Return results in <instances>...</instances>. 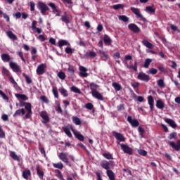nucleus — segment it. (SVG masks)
I'll return each instance as SVG.
<instances>
[{"label":"nucleus","mask_w":180,"mask_h":180,"mask_svg":"<svg viewBox=\"0 0 180 180\" xmlns=\"http://www.w3.org/2000/svg\"><path fill=\"white\" fill-rule=\"evenodd\" d=\"M49 6H50L52 8L53 12L58 13L57 7L56 6V4H54L53 3H49Z\"/></svg>","instance_id":"45"},{"label":"nucleus","mask_w":180,"mask_h":180,"mask_svg":"<svg viewBox=\"0 0 180 180\" xmlns=\"http://www.w3.org/2000/svg\"><path fill=\"white\" fill-rule=\"evenodd\" d=\"M15 96L16 98H18V99H22V101H27V99H29L27 98V96L25 95V94H15Z\"/></svg>","instance_id":"31"},{"label":"nucleus","mask_w":180,"mask_h":180,"mask_svg":"<svg viewBox=\"0 0 180 180\" xmlns=\"http://www.w3.org/2000/svg\"><path fill=\"white\" fill-rule=\"evenodd\" d=\"M158 86H160V88H164V86H165V84H164V80L162 79H159L158 81Z\"/></svg>","instance_id":"56"},{"label":"nucleus","mask_w":180,"mask_h":180,"mask_svg":"<svg viewBox=\"0 0 180 180\" xmlns=\"http://www.w3.org/2000/svg\"><path fill=\"white\" fill-rule=\"evenodd\" d=\"M148 102L150 105V111L153 112V110L154 109V98H153V96H149L148 97Z\"/></svg>","instance_id":"19"},{"label":"nucleus","mask_w":180,"mask_h":180,"mask_svg":"<svg viewBox=\"0 0 180 180\" xmlns=\"http://www.w3.org/2000/svg\"><path fill=\"white\" fill-rule=\"evenodd\" d=\"M71 131H72L74 136L76 137V139H78L79 141H84V137L81 134V133L75 131L72 127H70Z\"/></svg>","instance_id":"12"},{"label":"nucleus","mask_w":180,"mask_h":180,"mask_svg":"<svg viewBox=\"0 0 180 180\" xmlns=\"http://www.w3.org/2000/svg\"><path fill=\"white\" fill-rule=\"evenodd\" d=\"M58 46L59 47H63V46H70V43H68V41L65 39H60L58 41Z\"/></svg>","instance_id":"30"},{"label":"nucleus","mask_w":180,"mask_h":180,"mask_svg":"<svg viewBox=\"0 0 180 180\" xmlns=\"http://www.w3.org/2000/svg\"><path fill=\"white\" fill-rule=\"evenodd\" d=\"M112 86L115 89V91H120V89H122V85L116 82L112 83Z\"/></svg>","instance_id":"40"},{"label":"nucleus","mask_w":180,"mask_h":180,"mask_svg":"<svg viewBox=\"0 0 180 180\" xmlns=\"http://www.w3.org/2000/svg\"><path fill=\"white\" fill-rule=\"evenodd\" d=\"M91 95L94 98L98 99V101H103V96H102V94H101L98 90L91 93Z\"/></svg>","instance_id":"17"},{"label":"nucleus","mask_w":180,"mask_h":180,"mask_svg":"<svg viewBox=\"0 0 180 180\" xmlns=\"http://www.w3.org/2000/svg\"><path fill=\"white\" fill-rule=\"evenodd\" d=\"M123 4H115L112 6L113 9H115V11H117V9H120L122 8H123Z\"/></svg>","instance_id":"58"},{"label":"nucleus","mask_w":180,"mask_h":180,"mask_svg":"<svg viewBox=\"0 0 180 180\" xmlns=\"http://www.w3.org/2000/svg\"><path fill=\"white\" fill-rule=\"evenodd\" d=\"M72 122L76 124V126H79L81 124V120L78 117H72Z\"/></svg>","instance_id":"34"},{"label":"nucleus","mask_w":180,"mask_h":180,"mask_svg":"<svg viewBox=\"0 0 180 180\" xmlns=\"http://www.w3.org/2000/svg\"><path fill=\"white\" fill-rule=\"evenodd\" d=\"M58 157L65 164H68V153H60Z\"/></svg>","instance_id":"14"},{"label":"nucleus","mask_w":180,"mask_h":180,"mask_svg":"<svg viewBox=\"0 0 180 180\" xmlns=\"http://www.w3.org/2000/svg\"><path fill=\"white\" fill-rule=\"evenodd\" d=\"M112 136L116 139L117 144L126 141V138H124V136L120 133L112 131Z\"/></svg>","instance_id":"2"},{"label":"nucleus","mask_w":180,"mask_h":180,"mask_svg":"<svg viewBox=\"0 0 180 180\" xmlns=\"http://www.w3.org/2000/svg\"><path fill=\"white\" fill-rule=\"evenodd\" d=\"M54 168H58V169H63L64 168V165L61 162L58 163H53Z\"/></svg>","instance_id":"36"},{"label":"nucleus","mask_w":180,"mask_h":180,"mask_svg":"<svg viewBox=\"0 0 180 180\" xmlns=\"http://www.w3.org/2000/svg\"><path fill=\"white\" fill-rule=\"evenodd\" d=\"M5 137V132L2 129V127L0 126V139H4Z\"/></svg>","instance_id":"63"},{"label":"nucleus","mask_w":180,"mask_h":180,"mask_svg":"<svg viewBox=\"0 0 180 180\" xmlns=\"http://www.w3.org/2000/svg\"><path fill=\"white\" fill-rule=\"evenodd\" d=\"M110 164H113V162L110 161V162H109L106 160H103L101 162V166L102 167V168H104V169H107V171H108V170H110Z\"/></svg>","instance_id":"15"},{"label":"nucleus","mask_w":180,"mask_h":180,"mask_svg":"<svg viewBox=\"0 0 180 180\" xmlns=\"http://www.w3.org/2000/svg\"><path fill=\"white\" fill-rule=\"evenodd\" d=\"M103 40H104L105 44H107V46H110V44H112V39L107 34L104 35Z\"/></svg>","instance_id":"28"},{"label":"nucleus","mask_w":180,"mask_h":180,"mask_svg":"<svg viewBox=\"0 0 180 180\" xmlns=\"http://www.w3.org/2000/svg\"><path fill=\"white\" fill-rule=\"evenodd\" d=\"M85 57H96V53L94 51H89V53H85Z\"/></svg>","instance_id":"47"},{"label":"nucleus","mask_w":180,"mask_h":180,"mask_svg":"<svg viewBox=\"0 0 180 180\" xmlns=\"http://www.w3.org/2000/svg\"><path fill=\"white\" fill-rule=\"evenodd\" d=\"M137 78L140 81H144V82H148L150 80V76L143 72L139 73Z\"/></svg>","instance_id":"6"},{"label":"nucleus","mask_w":180,"mask_h":180,"mask_svg":"<svg viewBox=\"0 0 180 180\" xmlns=\"http://www.w3.org/2000/svg\"><path fill=\"white\" fill-rule=\"evenodd\" d=\"M119 20H122V22H129V18L126 15H120Z\"/></svg>","instance_id":"51"},{"label":"nucleus","mask_w":180,"mask_h":180,"mask_svg":"<svg viewBox=\"0 0 180 180\" xmlns=\"http://www.w3.org/2000/svg\"><path fill=\"white\" fill-rule=\"evenodd\" d=\"M98 88H99V85H98V84H95V83H94V82H92V83L90 84V89H91V94H92L93 92H95V91H98V90H97Z\"/></svg>","instance_id":"29"},{"label":"nucleus","mask_w":180,"mask_h":180,"mask_svg":"<svg viewBox=\"0 0 180 180\" xmlns=\"http://www.w3.org/2000/svg\"><path fill=\"white\" fill-rule=\"evenodd\" d=\"M28 5H29V6H30V11H31V12H34V8H35V6H36V4H34V2H33V1H30V2L28 3Z\"/></svg>","instance_id":"43"},{"label":"nucleus","mask_w":180,"mask_h":180,"mask_svg":"<svg viewBox=\"0 0 180 180\" xmlns=\"http://www.w3.org/2000/svg\"><path fill=\"white\" fill-rule=\"evenodd\" d=\"M120 146H121L122 150L126 154H129V155H131V154H133V150L131 149V148H130L127 145H126L124 143H121Z\"/></svg>","instance_id":"8"},{"label":"nucleus","mask_w":180,"mask_h":180,"mask_svg":"<svg viewBox=\"0 0 180 180\" xmlns=\"http://www.w3.org/2000/svg\"><path fill=\"white\" fill-rule=\"evenodd\" d=\"M0 95L4 101H9V98H8V96H6V94H5L2 90H0Z\"/></svg>","instance_id":"52"},{"label":"nucleus","mask_w":180,"mask_h":180,"mask_svg":"<svg viewBox=\"0 0 180 180\" xmlns=\"http://www.w3.org/2000/svg\"><path fill=\"white\" fill-rule=\"evenodd\" d=\"M59 91L60 92L61 95L64 96L65 98H67L68 96V92L65 89H60Z\"/></svg>","instance_id":"42"},{"label":"nucleus","mask_w":180,"mask_h":180,"mask_svg":"<svg viewBox=\"0 0 180 180\" xmlns=\"http://www.w3.org/2000/svg\"><path fill=\"white\" fill-rule=\"evenodd\" d=\"M9 81L11 84L13 85L14 88H16V86H18V83L16 82V81H15V79H13V77H9Z\"/></svg>","instance_id":"50"},{"label":"nucleus","mask_w":180,"mask_h":180,"mask_svg":"<svg viewBox=\"0 0 180 180\" xmlns=\"http://www.w3.org/2000/svg\"><path fill=\"white\" fill-rule=\"evenodd\" d=\"M138 153L140 155H142L143 157H146L147 155V151L145 150H139Z\"/></svg>","instance_id":"57"},{"label":"nucleus","mask_w":180,"mask_h":180,"mask_svg":"<svg viewBox=\"0 0 180 180\" xmlns=\"http://www.w3.org/2000/svg\"><path fill=\"white\" fill-rule=\"evenodd\" d=\"M39 115L43 119L42 123H44V124H46V123H49V122H50V117H49V114L47 113V112L41 111Z\"/></svg>","instance_id":"5"},{"label":"nucleus","mask_w":180,"mask_h":180,"mask_svg":"<svg viewBox=\"0 0 180 180\" xmlns=\"http://www.w3.org/2000/svg\"><path fill=\"white\" fill-rule=\"evenodd\" d=\"M127 122L130 123L132 127H139V124H140V123H139V121H137V120L136 119H133L131 116L127 117Z\"/></svg>","instance_id":"11"},{"label":"nucleus","mask_w":180,"mask_h":180,"mask_svg":"<svg viewBox=\"0 0 180 180\" xmlns=\"http://www.w3.org/2000/svg\"><path fill=\"white\" fill-rule=\"evenodd\" d=\"M46 70V64L41 63L37 68V74L38 75H43L44 70Z\"/></svg>","instance_id":"13"},{"label":"nucleus","mask_w":180,"mask_h":180,"mask_svg":"<svg viewBox=\"0 0 180 180\" xmlns=\"http://www.w3.org/2000/svg\"><path fill=\"white\" fill-rule=\"evenodd\" d=\"M58 78H60V79L64 80L65 79V73H64V72H59L58 73Z\"/></svg>","instance_id":"46"},{"label":"nucleus","mask_w":180,"mask_h":180,"mask_svg":"<svg viewBox=\"0 0 180 180\" xmlns=\"http://www.w3.org/2000/svg\"><path fill=\"white\" fill-rule=\"evenodd\" d=\"M40 99L44 102V103H49V98L47 97H46V96H41Z\"/></svg>","instance_id":"59"},{"label":"nucleus","mask_w":180,"mask_h":180,"mask_svg":"<svg viewBox=\"0 0 180 180\" xmlns=\"http://www.w3.org/2000/svg\"><path fill=\"white\" fill-rule=\"evenodd\" d=\"M1 57L4 63H9L11 61V56L8 53L1 54Z\"/></svg>","instance_id":"21"},{"label":"nucleus","mask_w":180,"mask_h":180,"mask_svg":"<svg viewBox=\"0 0 180 180\" xmlns=\"http://www.w3.org/2000/svg\"><path fill=\"white\" fill-rule=\"evenodd\" d=\"M146 12H148V13H155V10L154 8H153V7H151V6H147L146 8Z\"/></svg>","instance_id":"44"},{"label":"nucleus","mask_w":180,"mask_h":180,"mask_svg":"<svg viewBox=\"0 0 180 180\" xmlns=\"http://www.w3.org/2000/svg\"><path fill=\"white\" fill-rule=\"evenodd\" d=\"M79 76L82 77L83 78H86L88 77V73H86V71H88V69L84 66L79 67Z\"/></svg>","instance_id":"16"},{"label":"nucleus","mask_w":180,"mask_h":180,"mask_svg":"<svg viewBox=\"0 0 180 180\" xmlns=\"http://www.w3.org/2000/svg\"><path fill=\"white\" fill-rule=\"evenodd\" d=\"M142 44L147 47V49H154V45L148 41L147 39H143L142 41Z\"/></svg>","instance_id":"20"},{"label":"nucleus","mask_w":180,"mask_h":180,"mask_svg":"<svg viewBox=\"0 0 180 180\" xmlns=\"http://www.w3.org/2000/svg\"><path fill=\"white\" fill-rule=\"evenodd\" d=\"M177 138L176 132H172L168 136L169 140H176Z\"/></svg>","instance_id":"39"},{"label":"nucleus","mask_w":180,"mask_h":180,"mask_svg":"<svg viewBox=\"0 0 180 180\" xmlns=\"http://www.w3.org/2000/svg\"><path fill=\"white\" fill-rule=\"evenodd\" d=\"M86 109H89V110H92L94 109V105L91 103H88L86 104Z\"/></svg>","instance_id":"60"},{"label":"nucleus","mask_w":180,"mask_h":180,"mask_svg":"<svg viewBox=\"0 0 180 180\" xmlns=\"http://www.w3.org/2000/svg\"><path fill=\"white\" fill-rule=\"evenodd\" d=\"M24 108L29 113H32V104L30 103H27Z\"/></svg>","instance_id":"41"},{"label":"nucleus","mask_w":180,"mask_h":180,"mask_svg":"<svg viewBox=\"0 0 180 180\" xmlns=\"http://www.w3.org/2000/svg\"><path fill=\"white\" fill-rule=\"evenodd\" d=\"M6 34L11 40H18V37H16V35H15L12 31L7 32Z\"/></svg>","instance_id":"27"},{"label":"nucleus","mask_w":180,"mask_h":180,"mask_svg":"<svg viewBox=\"0 0 180 180\" xmlns=\"http://www.w3.org/2000/svg\"><path fill=\"white\" fill-rule=\"evenodd\" d=\"M9 67L11 69L13 70V71L14 72H22L20 66H19V65H18V63H16L15 62L11 61L9 63Z\"/></svg>","instance_id":"3"},{"label":"nucleus","mask_w":180,"mask_h":180,"mask_svg":"<svg viewBox=\"0 0 180 180\" xmlns=\"http://www.w3.org/2000/svg\"><path fill=\"white\" fill-rule=\"evenodd\" d=\"M22 77H24V78H25V81L27 82V84H32V82H33V80H32V77L27 75L25 73H22Z\"/></svg>","instance_id":"35"},{"label":"nucleus","mask_w":180,"mask_h":180,"mask_svg":"<svg viewBox=\"0 0 180 180\" xmlns=\"http://www.w3.org/2000/svg\"><path fill=\"white\" fill-rule=\"evenodd\" d=\"M10 157H11V158H13V160H14L15 161L20 162V158H19V156H18V155H16V153H15L14 151H11L10 153Z\"/></svg>","instance_id":"24"},{"label":"nucleus","mask_w":180,"mask_h":180,"mask_svg":"<svg viewBox=\"0 0 180 180\" xmlns=\"http://www.w3.org/2000/svg\"><path fill=\"white\" fill-rule=\"evenodd\" d=\"M68 70L70 77H72V75H74V74L75 73V70L74 69V66H71L69 65Z\"/></svg>","instance_id":"38"},{"label":"nucleus","mask_w":180,"mask_h":180,"mask_svg":"<svg viewBox=\"0 0 180 180\" xmlns=\"http://www.w3.org/2000/svg\"><path fill=\"white\" fill-rule=\"evenodd\" d=\"M60 20L63 23H65L66 26H68V24L71 22V18L67 14V12H65L63 15H60Z\"/></svg>","instance_id":"4"},{"label":"nucleus","mask_w":180,"mask_h":180,"mask_svg":"<svg viewBox=\"0 0 180 180\" xmlns=\"http://www.w3.org/2000/svg\"><path fill=\"white\" fill-rule=\"evenodd\" d=\"M18 54L19 57L21 58L22 61H23L24 63H26V60H25V58L23 57V53L22 51H19L18 52Z\"/></svg>","instance_id":"61"},{"label":"nucleus","mask_w":180,"mask_h":180,"mask_svg":"<svg viewBox=\"0 0 180 180\" xmlns=\"http://www.w3.org/2000/svg\"><path fill=\"white\" fill-rule=\"evenodd\" d=\"M164 102H162V101L161 100H158L156 101V107L158 108V109H164Z\"/></svg>","instance_id":"33"},{"label":"nucleus","mask_w":180,"mask_h":180,"mask_svg":"<svg viewBox=\"0 0 180 180\" xmlns=\"http://www.w3.org/2000/svg\"><path fill=\"white\" fill-rule=\"evenodd\" d=\"M107 175L110 180H115V173L112 170H107Z\"/></svg>","instance_id":"32"},{"label":"nucleus","mask_w":180,"mask_h":180,"mask_svg":"<svg viewBox=\"0 0 180 180\" xmlns=\"http://www.w3.org/2000/svg\"><path fill=\"white\" fill-rule=\"evenodd\" d=\"M65 53H66V54H72V53H73L72 49H71L70 47H67L65 49Z\"/></svg>","instance_id":"62"},{"label":"nucleus","mask_w":180,"mask_h":180,"mask_svg":"<svg viewBox=\"0 0 180 180\" xmlns=\"http://www.w3.org/2000/svg\"><path fill=\"white\" fill-rule=\"evenodd\" d=\"M37 8L42 15H46V12H47V11H50V8L43 2H39Z\"/></svg>","instance_id":"1"},{"label":"nucleus","mask_w":180,"mask_h":180,"mask_svg":"<svg viewBox=\"0 0 180 180\" xmlns=\"http://www.w3.org/2000/svg\"><path fill=\"white\" fill-rule=\"evenodd\" d=\"M101 57L102 58V60H103V61H106V60L109 58V55L107 54L105 52H104V53H102V55L101 56Z\"/></svg>","instance_id":"55"},{"label":"nucleus","mask_w":180,"mask_h":180,"mask_svg":"<svg viewBox=\"0 0 180 180\" xmlns=\"http://www.w3.org/2000/svg\"><path fill=\"white\" fill-rule=\"evenodd\" d=\"M32 175V173L30 172V170H24L22 172V178H24V179H29V176H30Z\"/></svg>","instance_id":"25"},{"label":"nucleus","mask_w":180,"mask_h":180,"mask_svg":"<svg viewBox=\"0 0 180 180\" xmlns=\"http://www.w3.org/2000/svg\"><path fill=\"white\" fill-rule=\"evenodd\" d=\"M25 113H26V111L23 108L17 110L13 114V117H16V116H20L21 115H23Z\"/></svg>","instance_id":"26"},{"label":"nucleus","mask_w":180,"mask_h":180,"mask_svg":"<svg viewBox=\"0 0 180 180\" xmlns=\"http://www.w3.org/2000/svg\"><path fill=\"white\" fill-rule=\"evenodd\" d=\"M131 11L136 15V18H140V19L143 20V22L146 20V18H143V15H141V13H140V9L134 7H131Z\"/></svg>","instance_id":"7"},{"label":"nucleus","mask_w":180,"mask_h":180,"mask_svg":"<svg viewBox=\"0 0 180 180\" xmlns=\"http://www.w3.org/2000/svg\"><path fill=\"white\" fill-rule=\"evenodd\" d=\"M128 29L131 30V32H133L134 33H140L141 32V30L139 27V26H137V25L134 23L129 24Z\"/></svg>","instance_id":"9"},{"label":"nucleus","mask_w":180,"mask_h":180,"mask_svg":"<svg viewBox=\"0 0 180 180\" xmlns=\"http://www.w3.org/2000/svg\"><path fill=\"white\" fill-rule=\"evenodd\" d=\"M52 92L54 95V97L58 99V91H57V88L53 87Z\"/></svg>","instance_id":"53"},{"label":"nucleus","mask_w":180,"mask_h":180,"mask_svg":"<svg viewBox=\"0 0 180 180\" xmlns=\"http://www.w3.org/2000/svg\"><path fill=\"white\" fill-rule=\"evenodd\" d=\"M151 63H153V59H150V58L146 59L144 65H143L144 68H148V67H150V64H151Z\"/></svg>","instance_id":"37"},{"label":"nucleus","mask_w":180,"mask_h":180,"mask_svg":"<svg viewBox=\"0 0 180 180\" xmlns=\"http://www.w3.org/2000/svg\"><path fill=\"white\" fill-rule=\"evenodd\" d=\"M170 27L172 30H174V32H179V29H178V27L175 26L174 25H171Z\"/></svg>","instance_id":"64"},{"label":"nucleus","mask_w":180,"mask_h":180,"mask_svg":"<svg viewBox=\"0 0 180 180\" xmlns=\"http://www.w3.org/2000/svg\"><path fill=\"white\" fill-rule=\"evenodd\" d=\"M103 156L104 158H106V160H113V156L110 153H103Z\"/></svg>","instance_id":"48"},{"label":"nucleus","mask_w":180,"mask_h":180,"mask_svg":"<svg viewBox=\"0 0 180 180\" xmlns=\"http://www.w3.org/2000/svg\"><path fill=\"white\" fill-rule=\"evenodd\" d=\"M158 72V70L155 68H151L148 70V74H152L153 75H155Z\"/></svg>","instance_id":"54"},{"label":"nucleus","mask_w":180,"mask_h":180,"mask_svg":"<svg viewBox=\"0 0 180 180\" xmlns=\"http://www.w3.org/2000/svg\"><path fill=\"white\" fill-rule=\"evenodd\" d=\"M71 91H72V92H75V94H81V90H79V89H78V87L75 86L71 87Z\"/></svg>","instance_id":"49"},{"label":"nucleus","mask_w":180,"mask_h":180,"mask_svg":"<svg viewBox=\"0 0 180 180\" xmlns=\"http://www.w3.org/2000/svg\"><path fill=\"white\" fill-rule=\"evenodd\" d=\"M169 146L173 148V150H175L176 151H179L180 150V140H178L176 143L173 141H169L168 142Z\"/></svg>","instance_id":"10"},{"label":"nucleus","mask_w":180,"mask_h":180,"mask_svg":"<svg viewBox=\"0 0 180 180\" xmlns=\"http://www.w3.org/2000/svg\"><path fill=\"white\" fill-rule=\"evenodd\" d=\"M165 122L167 123V124H169L170 127H172V129H176V123H175V121L174 120H171L169 118H166L165 120Z\"/></svg>","instance_id":"18"},{"label":"nucleus","mask_w":180,"mask_h":180,"mask_svg":"<svg viewBox=\"0 0 180 180\" xmlns=\"http://www.w3.org/2000/svg\"><path fill=\"white\" fill-rule=\"evenodd\" d=\"M63 129V131H65V134L68 136V137H72V134H71V127H64Z\"/></svg>","instance_id":"22"},{"label":"nucleus","mask_w":180,"mask_h":180,"mask_svg":"<svg viewBox=\"0 0 180 180\" xmlns=\"http://www.w3.org/2000/svg\"><path fill=\"white\" fill-rule=\"evenodd\" d=\"M37 175H38L40 179H43V176H44V172L40 169L39 165H37Z\"/></svg>","instance_id":"23"}]
</instances>
